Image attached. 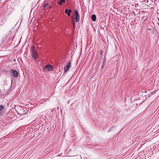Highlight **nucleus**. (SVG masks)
<instances>
[{"label":"nucleus","mask_w":159,"mask_h":159,"mask_svg":"<svg viewBox=\"0 0 159 159\" xmlns=\"http://www.w3.org/2000/svg\"><path fill=\"white\" fill-rule=\"evenodd\" d=\"M53 69V67L52 66L49 64L46 65L43 68V70L45 71H52Z\"/></svg>","instance_id":"obj_1"},{"label":"nucleus","mask_w":159,"mask_h":159,"mask_svg":"<svg viewBox=\"0 0 159 159\" xmlns=\"http://www.w3.org/2000/svg\"><path fill=\"white\" fill-rule=\"evenodd\" d=\"M74 14L75 16V20L76 22H78L80 20V16L78 11L75 10L74 11Z\"/></svg>","instance_id":"obj_2"},{"label":"nucleus","mask_w":159,"mask_h":159,"mask_svg":"<svg viewBox=\"0 0 159 159\" xmlns=\"http://www.w3.org/2000/svg\"><path fill=\"white\" fill-rule=\"evenodd\" d=\"M11 75L14 77L17 78L18 76V72L12 69L11 70Z\"/></svg>","instance_id":"obj_3"},{"label":"nucleus","mask_w":159,"mask_h":159,"mask_svg":"<svg viewBox=\"0 0 159 159\" xmlns=\"http://www.w3.org/2000/svg\"><path fill=\"white\" fill-rule=\"evenodd\" d=\"M71 63L70 61H69L67 63L66 66L64 68V70L65 72H66L70 68L71 66Z\"/></svg>","instance_id":"obj_4"},{"label":"nucleus","mask_w":159,"mask_h":159,"mask_svg":"<svg viewBox=\"0 0 159 159\" xmlns=\"http://www.w3.org/2000/svg\"><path fill=\"white\" fill-rule=\"evenodd\" d=\"M31 52L32 53V55L33 58L36 60L37 59L38 56L36 51H33V52Z\"/></svg>","instance_id":"obj_5"},{"label":"nucleus","mask_w":159,"mask_h":159,"mask_svg":"<svg viewBox=\"0 0 159 159\" xmlns=\"http://www.w3.org/2000/svg\"><path fill=\"white\" fill-rule=\"evenodd\" d=\"M72 12V11L70 9H66L65 11V13L67 14L68 16H70V13Z\"/></svg>","instance_id":"obj_6"},{"label":"nucleus","mask_w":159,"mask_h":159,"mask_svg":"<svg viewBox=\"0 0 159 159\" xmlns=\"http://www.w3.org/2000/svg\"><path fill=\"white\" fill-rule=\"evenodd\" d=\"M91 18L92 20L95 21L96 20V16L95 14H93L91 16Z\"/></svg>","instance_id":"obj_7"},{"label":"nucleus","mask_w":159,"mask_h":159,"mask_svg":"<svg viewBox=\"0 0 159 159\" xmlns=\"http://www.w3.org/2000/svg\"><path fill=\"white\" fill-rule=\"evenodd\" d=\"M65 0H59L58 3L60 5H62V3H65Z\"/></svg>","instance_id":"obj_8"},{"label":"nucleus","mask_w":159,"mask_h":159,"mask_svg":"<svg viewBox=\"0 0 159 159\" xmlns=\"http://www.w3.org/2000/svg\"><path fill=\"white\" fill-rule=\"evenodd\" d=\"M4 109V107L3 105H1L0 106V110L2 111Z\"/></svg>","instance_id":"obj_9"},{"label":"nucleus","mask_w":159,"mask_h":159,"mask_svg":"<svg viewBox=\"0 0 159 159\" xmlns=\"http://www.w3.org/2000/svg\"><path fill=\"white\" fill-rule=\"evenodd\" d=\"M33 51H36V50H35V47L33 45L32 46V50H31V52H33Z\"/></svg>","instance_id":"obj_10"},{"label":"nucleus","mask_w":159,"mask_h":159,"mask_svg":"<svg viewBox=\"0 0 159 159\" xmlns=\"http://www.w3.org/2000/svg\"><path fill=\"white\" fill-rule=\"evenodd\" d=\"M48 3H45L44 4V6H43V8H45L46 7H47V6H48Z\"/></svg>","instance_id":"obj_11"},{"label":"nucleus","mask_w":159,"mask_h":159,"mask_svg":"<svg viewBox=\"0 0 159 159\" xmlns=\"http://www.w3.org/2000/svg\"><path fill=\"white\" fill-rule=\"evenodd\" d=\"M72 23H73V26L74 27H75V21H74V20H73V21H72Z\"/></svg>","instance_id":"obj_12"},{"label":"nucleus","mask_w":159,"mask_h":159,"mask_svg":"<svg viewBox=\"0 0 159 159\" xmlns=\"http://www.w3.org/2000/svg\"><path fill=\"white\" fill-rule=\"evenodd\" d=\"M48 7L49 8H51L52 7V6L51 5H50L48 6Z\"/></svg>","instance_id":"obj_13"},{"label":"nucleus","mask_w":159,"mask_h":159,"mask_svg":"<svg viewBox=\"0 0 159 159\" xmlns=\"http://www.w3.org/2000/svg\"><path fill=\"white\" fill-rule=\"evenodd\" d=\"M2 111L0 110V115H1L2 113Z\"/></svg>","instance_id":"obj_14"},{"label":"nucleus","mask_w":159,"mask_h":159,"mask_svg":"<svg viewBox=\"0 0 159 159\" xmlns=\"http://www.w3.org/2000/svg\"><path fill=\"white\" fill-rule=\"evenodd\" d=\"M102 51H101V54H102Z\"/></svg>","instance_id":"obj_15"}]
</instances>
